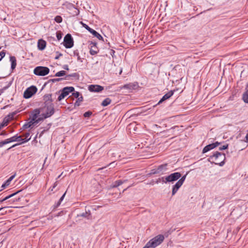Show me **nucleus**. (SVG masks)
<instances>
[{"instance_id":"f257e3e1","label":"nucleus","mask_w":248,"mask_h":248,"mask_svg":"<svg viewBox=\"0 0 248 248\" xmlns=\"http://www.w3.org/2000/svg\"><path fill=\"white\" fill-rule=\"evenodd\" d=\"M164 238L163 235H157L149 240L143 248H155L163 242Z\"/></svg>"},{"instance_id":"f03ea898","label":"nucleus","mask_w":248,"mask_h":248,"mask_svg":"<svg viewBox=\"0 0 248 248\" xmlns=\"http://www.w3.org/2000/svg\"><path fill=\"white\" fill-rule=\"evenodd\" d=\"M226 159L225 155L219 152H216L212 155H211L208 159V161L211 162V159H214L216 162L214 163L219 166H223L225 164V160Z\"/></svg>"},{"instance_id":"7ed1b4c3","label":"nucleus","mask_w":248,"mask_h":248,"mask_svg":"<svg viewBox=\"0 0 248 248\" xmlns=\"http://www.w3.org/2000/svg\"><path fill=\"white\" fill-rule=\"evenodd\" d=\"M181 177V174L180 172H176L171 173L170 175L165 177H162L163 182L165 183H173L177 181Z\"/></svg>"},{"instance_id":"20e7f679","label":"nucleus","mask_w":248,"mask_h":248,"mask_svg":"<svg viewBox=\"0 0 248 248\" xmlns=\"http://www.w3.org/2000/svg\"><path fill=\"white\" fill-rule=\"evenodd\" d=\"M34 74L37 76H44L49 72V69L46 67L37 66L34 69Z\"/></svg>"},{"instance_id":"39448f33","label":"nucleus","mask_w":248,"mask_h":248,"mask_svg":"<svg viewBox=\"0 0 248 248\" xmlns=\"http://www.w3.org/2000/svg\"><path fill=\"white\" fill-rule=\"evenodd\" d=\"M187 173L181 177L180 179L176 182V183L172 186V195H174L178 191V189L183 184L184 181L186 180Z\"/></svg>"},{"instance_id":"423d86ee","label":"nucleus","mask_w":248,"mask_h":248,"mask_svg":"<svg viewBox=\"0 0 248 248\" xmlns=\"http://www.w3.org/2000/svg\"><path fill=\"white\" fill-rule=\"evenodd\" d=\"M75 89L73 87H66L62 89V93L58 98V100L60 101L63 99L65 96L68 95L69 93L74 92Z\"/></svg>"},{"instance_id":"0eeeda50","label":"nucleus","mask_w":248,"mask_h":248,"mask_svg":"<svg viewBox=\"0 0 248 248\" xmlns=\"http://www.w3.org/2000/svg\"><path fill=\"white\" fill-rule=\"evenodd\" d=\"M63 46L67 48H70L74 45V41L71 35L67 34L64 37Z\"/></svg>"},{"instance_id":"6e6552de","label":"nucleus","mask_w":248,"mask_h":248,"mask_svg":"<svg viewBox=\"0 0 248 248\" xmlns=\"http://www.w3.org/2000/svg\"><path fill=\"white\" fill-rule=\"evenodd\" d=\"M37 91V88L34 86H31L28 88L24 92L23 96L25 98H29L35 94Z\"/></svg>"},{"instance_id":"1a4fd4ad","label":"nucleus","mask_w":248,"mask_h":248,"mask_svg":"<svg viewBox=\"0 0 248 248\" xmlns=\"http://www.w3.org/2000/svg\"><path fill=\"white\" fill-rule=\"evenodd\" d=\"M167 164H162L159 166L156 169H153L151 170V174H164L167 170L168 169L167 168Z\"/></svg>"},{"instance_id":"9d476101","label":"nucleus","mask_w":248,"mask_h":248,"mask_svg":"<svg viewBox=\"0 0 248 248\" xmlns=\"http://www.w3.org/2000/svg\"><path fill=\"white\" fill-rule=\"evenodd\" d=\"M81 24H82V26L84 27L87 31H88L91 33H92L93 35H94L95 37L97 38L100 40H103V37L97 31H96L95 30H93V29L91 28L89 26H88L87 24L83 23L82 22H81Z\"/></svg>"},{"instance_id":"9b49d317","label":"nucleus","mask_w":248,"mask_h":248,"mask_svg":"<svg viewBox=\"0 0 248 248\" xmlns=\"http://www.w3.org/2000/svg\"><path fill=\"white\" fill-rule=\"evenodd\" d=\"M54 113V108L52 104L47 107L46 112L42 115L41 119H42V121L46 118H48L52 115Z\"/></svg>"},{"instance_id":"f8f14e48","label":"nucleus","mask_w":248,"mask_h":248,"mask_svg":"<svg viewBox=\"0 0 248 248\" xmlns=\"http://www.w3.org/2000/svg\"><path fill=\"white\" fill-rule=\"evenodd\" d=\"M30 140V138L27 140L22 139L21 136H18L17 134L8 139L10 143L14 141H20V143H23L28 141Z\"/></svg>"},{"instance_id":"ddd939ff","label":"nucleus","mask_w":248,"mask_h":248,"mask_svg":"<svg viewBox=\"0 0 248 248\" xmlns=\"http://www.w3.org/2000/svg\"><path fill=\"white\" fill-rule=\"evenodd\" d=\"M88 90L91 92L99 93L104 90V87L99 85H90L88 86Z\"/></svg>"},{"instance_id":"4468645a","label":"nucleus","mask_w":248,"mask_h":248,"mask_svg":"<svg viewBox=\"0 0 248 248\" xmlns=\"http://www.w3.org/2000/svg\"><path fill=\"white\" fill-rule=\"evenodd\" d=\"M40 113V110L39 109H34L31 113V115L30 116V118L32 121H36L38 119V118H39V114ZM42 116H40V117H41Z\"/></svg>"},{"instance_id":"2eb2a0df","label":"nucleus","mask_w":248,"mask_h":248,"mask_svg":"<svg viewBox=\"0 0 248 248\" xmlns=\"http://www.w3.org/2000/svg\"><path fill=\"white\" fill-rule=\"evenodd\" d=\"M174 93V91L172 90H171L169 91L168 93H166L162 98L160 100V101L158 102V104H160L162 103L163 101L170 98Z\"/></svg>"},{"instance_id":"dca6fc26","label":"nucleus","mask_w":248,"mask_h":248,"mask_svg":"<svg viewBox=\"0 0 248 248\" xmlns=\"http://www.w3.org/2000/svg\"><path fill=\"white\" fill-rule=\"evenodd\" d=\"M46 46V42L42 39L39 40L38 42V47L40 50H43Z\"/></svg>"},{"instance_id":"f3484780","label":"nucleus","mask_w":248,"mask_h":248,"mask_svg":"<svg viewBox=\"0 0 248 248\" xmlns=\"http://www.w3.org/2000/svg\"><path fill=\"white\" fill-rule=\"evenodd\" d=\"M10 61L11 62V69L12 70L15 69L16 65V60L15 56H10Z\"/></svg>"},{"instance_id":"a211bd4d","label":"nucleus","mask_w":248,"mask_h":248,"mask_svg":"<svg viewBox=\"0 0 248 248\" xmlns=\"http://www.w3.org/2000/svg\"><path fill=\"white\" fill-rule=\"evenodd\" d=\"M215 148L213 143L206 145L202 150V153H205L210 150Z\"/></svg>"},{"instance_id":"6ab92c4d","label":"nucleus","mask_w":248,"mask_h":248,"mask_svg":"<svg viewBox=\"0 0 248 248\" xmlns=\"http://www.w3.org/2000/svg\"><path fill=\"white\" fill-rule=\"evenodd\" d=\"M126 181H127V180H119L116 181L113 183V185L112 186V187H113V188L117 187L118 186L122 185L123 183L126 182Z\"/></svg>"},{"instance_id":"aec40b11","label":"nucleus","mask_w":248,"mask_h":248,"mask_svg":"<svg viewBox=\"0 0 248 248\" xmlns=\"http://www.w3.org/2000/svg\"><path fill=\"white\" fill-rule=\"evenodd\" d=\"M99 52V49L96 46H92L90 47V53L92 55H94Z\"/></svg>"},{"instance_id":"412c9836","label":"nucleus","mask_w":248,"mask_h":248,"mask_svg":"<svg viewBox=\"0 0 248 248\" xmlns=\"http://www.w3.org/2000/svg\"><path fill=\"white\" fill-rule=\"evenodd\" d=\"M41 121H42V119H41V117H39V118H38V119L36 121H32L31 119V120L30 122H29L28 123V124L30 125V128H32V127H33V125L34 124H38V123H39Z\"/></svg>"},{"instance_id":"4be33fe9","label":"nucleus","mask_w":248,"mask_h":248,"mask_svg":"<svg viewBox=\"0 0 248 248\" xmlns=\"http://www.w3.org/2000/svg\"><path fill=\"white\" fill-rule=\"evenodd\" d=\"M111 102V99L109 98H107L102 101L101 105L103 107H106L110 104Z\"/></svg>"},{"instance_id":"5701e85b","label":"nucleus","mask_w":248,"mask_h":248,"mask_svg":"<svg viewBox=\"0 0 248 248\" xmlns=\"http://www.w3.org/2000/svg\"><path fill=\"white\" fill-rule=\"evenodd\" d=\"M83 97L82 95L77 98V100L75 103V106H79L80 104V103L83 101Z\"/></svg>"},{"instance_id":"b1692460","label":"nucleus","mask_w":248,"mask_h":248,"mask_svg":"<svg viewBox=\"0 0 248 248\" xmlns=\"http://www.w3.org/2000/svg\"><path fill=\"white\" fill-rule=\"evenodd\" d=\"M243 100L245 103H248V90L243 94Z\"/></svg>"},{"instance_id":"393cba45","label":"nucleus","mask_w":248,"mask_h":248,"mask_svg":"<svg viewBox=\"0 0 248 248\" xmlns=\"http://www.w3.org/2000/svg\"><path fill=\"white\" fill-rule=\"evenodd\" d=\"M74 56H76L77 57V59L78 61L80 62H82V59L80 58L79 53L78 50H75L73 52Z\"/></svg>"},{"instance_id":"a878e982","label":"nucleus","mask_w":248,"mask_h":248,"mask_svg":"<svg viewBox=\"0 0 248 248\" xmlns=\"http://www.w3.org/2000/svg\"><path fill=\"white\" fill-rule=\"evenodd\" d=\"M66 74V72L65 71H63V70H62V71H60L57 73H56V74H55V76L56 77H62V76H63L64 75H65Z\"/></svg>"},{"instance_id":"bb28decb","label":"nucleus","mask_w":248,"mask_h":248,"mask_svg":"<svg viewBox=\"0 0 248 248\" xmlns=\"http://www.w3.org/2000/svg\"><path fill=\"white\" fill-rule=\"evenodd\" d=\"M123 88L126 89H132L134 88L133 85L131 83L124 85Z\"/></svg>"},{"instance_id":"cd10ccee","label":"nucleus","mask_w":248,"mask_h":248,"mask_svg":"<svg viewBox=\"0 0 248 248\" xmlns=\"http://www.w3.org/2000/svg\"><path fill=\"white\" fill-rule=\"evenodd\" d=\"M20 191H18L15 193H12L11 194H10L9 195H7L6 196H5L4 197V198L5 199V200H7L10 198H11L12 197H13L14 196H15L16 194H17L18 193H19Z\"/></svg>"},{"instance_id":"c85d7f7f","label":"nucleus","mask_w":248,"mask_h":248,"mask_svg":"<svg viewBox=\"0 0 248 248\" xmlns=\"http://www.w3.org/2000/svg\"><path fill=\"white\" fill-rule=\"evenodd\" d=\"M54 20L58 23H61L62 22V17L60 16H57L55 17Z\"/></svg>"},{"instance_id":"c756f323","label":"nucleus","mask_w":248,"mask_h":248,"mask_svg":"<svg viewBox=\"0 0 248 248\" xmlns=\"http://www.w3.org/2000/svg\"><path fill=\"white\" fill-rule=\"evenodd\" d=\"M10 143L8 139L0 142V148L2 147L3 145Z\"/></svg>"},{"instance_id":"7c9ffc66","label":"nucleus","mask_w":248,"mask_h":248,"mask_svg":"<svg viewBox=\"0 0 248 248\" xmlns=\"http://www.w3.org/2000/svg\"><path fill=\"white\" fill-rule=\"evenodd\" d=\"M51 95L50 94H46L45 95V99L46 100V102L48 101H50V103L52 102L51 101Z\"/></svg>"},{"instance_id":"2f4dec72","label":"nucleus","mask_w":248,"mask_h":248,"mask_svg":"<svg viewBox=\"0 0 248 248\" xmlns=\"http://www.w3.org/2000/svg\"><path fill=\"white\" fill-rule=\"evenodd\" d=\"M65 194L66 193L65 192L63 195L61 197V198L60 199L59 201H58L57 204V206H58L60 205L61 202H62V201L64 199V197L65 195Z\"/></svg>"},{"instance_id":"473e14b6","label":"nucleus","mask_w":248,"mask_h":248,"mask_svg":"<svg viewBox=\"0 0 248 248\" xmlns=\"http://www.w3.org/2000/svg\"><path fill=\"white\" fill-rule=\"evenodd\" d=\"M56 37L59 41L62 38V33H61V32H57Z\"/></svg>"},{"instance_id":"72a5a7b5","label":"nucleus","mask_w":248,"mask_h":248,"mask_svg":"<svg viewBox=\"0 0 248 248\" xmlns=\"http://www.w3.org/2000/svg\"><path fill=\"white\" fill-rule=\"evenodd\" d=\"M72 95L75 97V98H78L81 95L80 93L78 92H76L72 93Z\"/></svg>"},{"instance_id":"f704fd0d","label":"nucleus","mask_w":248,"mask_h":248,"mask_svg":"<svg viewBox=\"0 0 248 248\" xmlns=\"http://www.w3.org/2000/svg\"><path fill=\"white\" fill-rule=\"evenodd\" d=\"M228 146H229V145L228 144H226L224 145L223 146H222L221 147H219V150L220 151H222L223 150L227 149H228Z\"/></svg>"},{"instance_id":"c9c22d12","label":"nucleus","mask_w":248,"mask_h":248,"mask_svg":"<svg viewBox=\"0 0 248 248\" xmlns=\"http://www.w3.org/2000/svg\"><path fill=\"white\" fill-rule=\"evenodd\" d=\"M92 114V112L91 111H88L84 113L83 116L85 117H90Z\"/></svg>"},{"instance_id":"e433bc0d","label":"nucleus","mask_w":248,"mask_h":248,"mask_svg":"<svg viewBox=\"0 0 248 248\" xmlns=\"http://www.w3.org/2000/svg\"><path fill=\"white\" fill-rule=\"evenodd\" d=\"M10 183L9 182H8V181L6 180V182L3 184L1 186V187L4 189L5 188L6 186H8L9 185H10Z\"/></svg>"},{"instance_id":"4c0bfd02","label":"nucleus","mask_w":248,"mask_h":248,"mask_svg":"<svg viewBox=\"0 0 248 248\" xmlns=\"http://www.w3.org/2000/svg\"><path fill=\"white\" fill-rule=\"evenodd\" d=\"M7 125V120L5 122V119L4 120L3 123L0 124V130L4 126H6Z\"/></svg>"},{"instance_id":"58836bf2","label":"nucleus","mask_w":248,"mask_h":248,"mask_svg":"<svg viewBox=\"0 0 248 248\" xmlns=\"http://www.w3.org/2000/svg\"><path fill=\"white\" fill-rule=\"evenodd\" d=\"M5 53L4 51H2L0 52V61L2 60V59L5 56Z\"/></svg>"},{"instance_id":"ea45409f","label":"nucleus","mask_w":248,"mask_h":248,"mask_svg":"<svg viewBox=\"0 0 248 248\" xmlns=\"http://www.w3.org/2000/svg\"><path fill=\"white\" fill-rule=\"evenodd\" d=\"M28 128H30V125L28 124V123H25L22 126V128L23 129H27Z\"/></svg>"},{"instance_id":"a19ab883","label":"nucleus","mask_w":248,"mask_h":248,"mask_svg":"<svg viewBox=\"0 0 248 248\" xmlns=\"http://www.w3.org/2000/svg\"><path fill=\"white\" fill-rule=\"evenodd\" d=\"M63 79V78H54V79H51V80L53 82H55L61 81V80H62Z\"/></svg>"},{"instance_id":"79ce46f5","label":"nucleus","mask_w":248,"mask_h":248,"mask_svg":"<svg viewBox=\"0 0 248 248\" xmlns=\"http://www.w3.org/2000/svg\"><path fill=\"white\" fill-rule=\"evenodd\" d=\"M19 200V198L17 199V198H13V199H10L9 201V202H10V203H13L15 202H17Z\"/></svg>"},{"instance_id":"37998d69","label":"nucleus","mask_w":248,"mask_h":248,"mask_svg":"<svg viewBox=\"0 0 248 248\" xmlns=\"http://www.w3.org/2000/svg\"><path fill=\"white\" fill-rule=\"evenodd\" d=\"M16 175L14 174V175H12L11 176H10L7 180V181H8V182H9L10 183H11V181L15 178Z\"/></svg>"},{"instance_id":"c03bdc74","label":"nucleus","mask_w":248,"mask_h":248,"mask_svg":"<svg viewBox=\"0 0 248 248\" xmlns=\"http://www.w3.org/2000/svg\"><path fill=\"white\" fill-rule=\"evenodd\" d=\"M30 133H25L24 135V136L25 137V139H24V140H27L29 138H30Z\"/></svg>"},{"instance_id":"a18cd8bd","label":"nucleus","mask_w":248,"mask_h":248,"mask_svg":"<svg viewBox=\"0 0 248 248\" xmlns=\"http://www.w3.org/2000/svg\"><path fill=\"white\" fill-rule=\"evenodd\" d=\"M90 47H91L92 46H96V43L95 42H90Z\"/></svg>"},{"instance_id":"49530a36","label":"nucleus","mask_w":248,"mask_h":248,"mask_svg":"<svg viewBox=\"0 0 248 248\" xmlns=\"http://www.w3.org/2000/svg\"><path fill=\"white\" fill-rule=\"evenodd\" d=\"M22 144L21 143H16V144H15L14 145H12L11 147H10V148H9L8 149V150H10V149H12V148L15 147H16V146L19 145H20V144Z\"/></svg>"},{"instance_id":"de8ad7c7","label":"nucleus","mask_w":248,"mask_h":248,"mask_svg":"<svg viewBox=\"0 0 248 248\" xmlns=\"http://www.w3.org/2000/svg\"><path fill=\"white\" fill-rule=\"evenodd\" d=\"M213 143L214 144V146L215 148L217 147L220 144V143L218 142V141H216V142H215L214 143Z\"/></svg>"},{"instance_id":"09e8293b","label":"nucleus","mask_w":248,"mask_h":248,"mask_svg":"<svg viewBox=\"0 0 248 248\" xmlns=\"http://www.w3.org/2000/svg\"><path fill=\"white\" fill-rule=\"evenodd\" d=\"M62 54L61 53H59L55 57V60H58L59 59V58L62 56Z\"/></svg>"},{"instance_id":"8fccbe9b","label":"nucleus","mask_w":248,"mask_h":248,"mask_svg":"<svg viewBox=\"0 0 248 248\" xmlns=\"http://www.w3.org/2000/svg\"><path fill=\"white\" fill-rule=\"evenodd\" d=\"M115 51L113 49H111L110 52V54L112 56V57H113L114 54H115Z\"/></svg>"},{"instance_id":"3c124183","label":"nucleus","mask_w":248,"mask_h":248,"mask_svg":"<svg viewBox=\"0 0 248 248\" xmlns=\"http://www.w3.org/2000/svg\"><path fill=\"white\" fill-rule=\"evenodd\" d=\"M62 68L65 69V70H69V67H68V65H67V64H65V65H64L62 67Z\"/></svg>"},{"instance_id":"603ef678","label":"nucleus","mask_w":248,"mask_h":248,"mask_svg":"<svg viewBox=\"0 0 248 248\" xmlns=\"http://www.w3.org/2000/svg\"><path fill=\"white\" fill-rule=\"evenodd\" d=\"M11 84H12V81L10 82V83H9L8 85L7 86L3 87V89L4 90L7 89L8 88H9L11 86Z\"/></svg>"},{"instance_id":"864d4df0","label":"nucleus","mask_w":248,"mask_h":248,"mask_svg":"<svg viewBox=\"0 0 248 248\" xmlns=\"http://www.w3.org/2000/svg\"><path fill=\"white\" fill-rule=\"evenodd\" d=\"M0 135H7V133L5 131H2L0 133Z\"/></svg>"},{"instance_id":"5fc2aeb1","label":"nucleus","mask_w":248,"mask_h":248,"mask_svg":"<svg viewBox=\"0 0 248 248\" xmlns=\"http://www.w3.org/2000/svg\"><path fill=\"white\" fill-rule=\"evenodd\" d=\"M245 139H246L245 141L247 142H248V133L246 135Z\"/></svg>"},{"instance_id":"6e6d98bb","label":"nucleus","mask_w":248,"mask_h":248,"mask_svg":"<svg viewBox=\"0 0 248 248\" xmlns=\"http://www.w3.org/2000/svg\"><path fill=\"white\" fill-rule=\"evenodd\" d=\"M5 201H6V200H5V199L4 198H3V199H0V202H4Z\"/></svg>"},{"instance_id":"4d7b16f0","label":"nucleus","mask_w":248,"mask_h":248,"mask_svg":"<svg viewBox=\"0 0 248 248\" xmlns=\"http://www.w3.org/2000/svg\"><path fill=\"white\" fill-rule=\"evenodd\" d=\"M86 214H87V213H85V214L83 213V214H81V216L83 217H86Z\"/></svg>"},{"instance_id":"13d9d810","label":"nucleus","mask_w":248,"mask_h":248,"mask_svg":"<svg viewBox=\"0 0 248 248\" xmlns=\"http://www.w3.org/2000/svg\"><path fill=\"white\" fill-rule=\"evenodd\" d=\"M76 74H72V75H69L68 76H71V77H75Z\"/></svg>"},{"instance_id":"bf43d9fd","label":"nucleus","mask_w":248,"mask_h":248,"mask_svg":"<svg viewBox=\"0 0 248 248\" xmlns=\"http://www.w3.org/2000/svg\"><path fill=\"white\" fill-rule=\"evenodd\" d=\"M56 186H57V183H56H56L54 184V186H53V188H55V187Z\"/></svg>"},{"instance_id":"052dcab7","label":"nucleus","mask_w":248,"mask_h":248,"mask_svg":"<svg viewBox=\"0 0 248 248\" xmlns=\"http://www.w3.org/2000/svg\"><path fill=\"white\" fill-rule=\"evenodd\" d=\"M156 183L157 184H158V183H159V181H158V180H157V181H156Z\"/></svg>"},{"instance_id":"680f3d73","label":"nucleus","mask_w":248,"mask_h":248,"mask_svg":"<svg viewBox=\"0 0 248 248\" xmlns=\"http://www.w3.org/2000/svg\"><path fill=\"white\" fill-rule=\"evenodd\" d=\"M3 209V208H0V211L1 209Z\"/></svg>"}]
</instances>
